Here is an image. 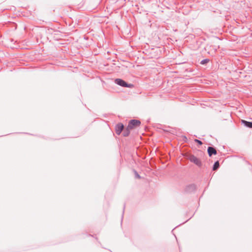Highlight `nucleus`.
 Here are the masks:
<instances>
[{"mask_svg": "<svg viewBox=\"0 0 252 252\" xmlns=\"http://www.w3.org/2000/svg\"><path fill=\"white\" fill-rule=\"evenodd\" d=\"M242 123L245 125V126L252 128V122H248L245 120H242Z\"/></svg>", "mask_w": 252, "mask_h": 252, "instance_id": "7", "label": "nucleus"}, {"mask_svg": "<svg viewBox=\"0 0 252 252\" xmlns=\"http://www.w3.org/2000/svg\"><path fill=\"white\" fill-rule=\"evenodd\" d=\"M194 141H195V142L197 143L198 144H199L200 145L202 144V142L200 140H199L195 139Z\"/></svg>", "mask_w": 252, "mask_h": 252, "instance_id": "12", "label": "nucleus"}, {"mask_svg": "<svg viewBox=\"0 0 252 252\" xmlns=\"http://www.w3.org/2000/svg\"><path fill=\"white\" fill-rule=\"evenodd\" d=\"M115 82L117 84H118V85H120V86H121L122 87H124L130 88V87H131V86H133V85H132L131 84H128L126 83L123 80H122L121 79H119V78L116 79L115 80Z\"/></svg>", "mask_w": 252, "mask_h": 252, "instance_id": "2", "label": "nucleus"}, {"mask_svg": "<svg viewBox=\"0 0 252 252\" xmlns=\"http://www.w3.org/2000/svg\"><path fill=\"white\" fill-rule=\"evenodd\" d=\"M209 60L208 59H204L203 60H202L200 62V63L201 64H206L207 63H208L209 62Z\"/></svg>", "mask_w": 252, "mask_h": 252, "instance_id": "10", "label": "nucleus"}, {"mask_svg": "<svg viewBox=\"0 0 252 252\" xmlns=\"http://www.w3.org/2000/svg\"><path fill=\"white\" fill-rule=\"evenodd\" d=\"M132 129L131 128H128V126L126 127V128L125 129L123 134L124 136L126 137L129 135L130 133V130Z\"/></svg>", "mask_w": 252, "mask_h": 252, "instance_id": "8", "label": "nucleus"}, {"mask_svg": "<svg viewBox=\"0 0 252 252\" xmlns=\"http://www.w3.org/2000/svg\"><path fill=\"white\" fill-rule=\"evenodd\" d=\"M195 186L193 184H191L186 187L185 191L187 192H191L195 190Z\"/></svg>", "mask_w": 252, "mask_h": 252, "instance_id": "6", "label": "nucleus"}, {"mask_svg": "<svg viewBox=\"0 0 252 252\" xmlns=\"http://www.w3.org/2000/svg\"><path fill=\"white\" fill-rule=\"evenodd\" d=\"M219 166H220V164H219V161H216L213 165V170H216L219 167Z\"/></svg>", "mask_w": 252, "mask_h": 252, "instance_id": "9", "label": "nucleus"}, {"mask_svg": "<svg viewBox=\"0 0 252 252\" xmlns=\"http://www.w3.org/2000/svg\"><path fill=\"white\" fill-rule=\"evenodd\" d=\"M207 152L209 157H211L213 155H216L217 154L216 150L212 147H208Z\"/></svg>", "mask_w": 252, "mask_h": 252, "instance_id": "5", "label": "nucleus"}, {"mask_svg": "<svg viewBox=\"0 0 252 252\" xmlns=\"http://www.w3.org/2000/svg\"><path fill=\"white\" fill-rule=\"evenodd\" d=\"M141 122L137 120H130L128 124V128H133L134 127L138 126L140 125Z\"/></svg>", "mask_w": 252, "mask_h": 252, "instance_id": "1", "label": "nucleus"}, {"mask_svg": "<svg viewBox=\"0 0 252 252\" xmlns=\"http://www.w3.org/2000/svg\"><path fill=\"white\" fill-rule=\"evenodd\" d=\"M134 173H135V176L136 178H137L138 179H140L141 178L140 175L138 174V173L136 171H134Z\"/></svg>", "mask_w": 252, "mask_h": 252, "instance_id": "11", "label": "nucleus"}, {"mask_svg": "<svg viewBox=\"0 0 252 252\" xmlns=\"http://www.w3.org/2000/svg\"><path fill=\"white\" fill-rule=\"evenodd\" d=\"M124 129V125L122 123L118 124L115 126L116 133L120 135Z\"/></svg>", "mask_w": 252, "mask_h": 252, "instance_id": "4", "label": "nucleus"}, {"mask_svg": "<svg viewBox=\"0 0 252 252\" xmlns=\"http://www.w3.org/2000/svg\"><path fill=\"white\" fill-rule=\"evenodd\" d=\"M189 160L194 163L195 164L197 165L199 167H200L202 165V162L200 159L196 157L195 156L193 155H191L189 157Z\"/></svg>", "mask_w": 252, "mask_h": 252, "instance_id": "3", "label": "nucleus"}]
</instances>
